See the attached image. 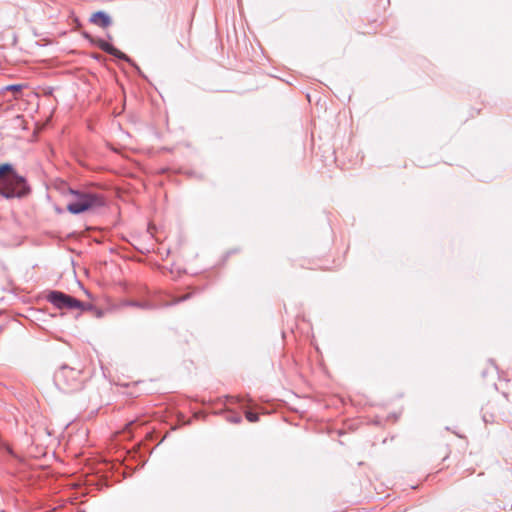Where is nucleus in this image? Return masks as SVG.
Listing matches in <instances>:
<instances>
[{
	"label": "nucleus",
	"mask_w": 512,
	"mask_h": 512,
	"mask_svg": "<svg viewBox=\"0 0 512 512\" xmlns=\"http://www.w3.org/2000/svg\"><path fill=\"white\" fill-rule=\"evenodd\" d=\"M31 192L27 178L20 175L11 163L0 164V195L4 199H23Z\"/></svg>",
	"instance_id": "1"
},
{
	"label": "nucleus",
	"mask_w": 512,
	"mask_h": 512,
	"mask_svg": "<svg viewBox=\"0 0 512 512\" xmlns=\"http://www.w3.org/2000/svg\"><path fill=\"white\" fill-rule=\"evenodd\" d=\"M67 190L72 199L67 203L66 209L71 214L79 215L105 204L104 197L96 192L71 187Z\"/></svg>",
	"instance_id": "2"
},
{
	"label": "nucleus",
	"mask_w": 512,
	"mask_h": 512,
	"mask_svg": "<svg viewBox=\"0 0 512 512\" xmlns=\"http://www.w3.org/2000/svg\"><path fill=\"white\" fill-rule=\"evenodd\" d=\"M53 381L55 386L64 393L80 391L84 385L82 371L66 364L55 371Z\"/></svg>",
	"instance_id": "3"
},
{
	"label": "nucleus",
	"mask_w": 512,
	"mask_h": 512,
	"mask_svg": "<svg viewBox=\"0 0 512 512\" xmlns=\"http://www.w3.org/2000/svg\"><path fill=\"white\" fill-rule=\"evenodd\" d=\"M92 45L97 46L99 49H101L102 51L111 55L112 57H114L115 59H117L119 61L127 62L130 66H132L135 69V71L141 77L146 78V76L141 71L140 67L127 54L120 51L118 48H116L111 43L105 41L102 38H95Z\"/></svg>",
	"instance_id": "4"
},
{
	"label": "nucleus",
	"mask_w": 512,
	"mask_h": 512,
	"mask_svg": "<svg viewBox=\"0 0 512 512\" xmlns=\"http://www.w3.org/2000/svg\"><path fill=\"white\" fill-rule=\"evenodd\" d=\"M47 300L58 309L73 310L81 305L80 300L59 290H51L47 294Z\"/></svg>",
	"instance_id": "5"
},
{
	"label": "nucleus",
	"mask_w": 512,
	"mask_h": 512,
	"mask_svg": "<svg viewBox=\"0 0 512 512\" xmlns=\"http://www.w3.org/2000/svg\"><path fill=\"white\" fill-rule=\"evenodd\" d=\"M226 403L229 404H238L240 408L244 411L246 419L251 423H256L259 421V414L252 411L251 409L254 407V402L251 398H243L240 396H226Z\"/></svg>",
	"instance_id": "6"
},
{
	"label": "nucleus",
	"mask_w": 512,
	"mask_h": 512,
	"mask_svg": "<svg viewBox=\"0 0 512 512\" xmlns=\"http://www.w3.org/2000/svg\"><path fill=\"white\" fill-rule=\"evenodd\" d=\"M148 453V449L145 447V450L142 449V444L137 445L133 449H126L124 451L125 461L135 462L136 467H132L131 465H126V468L131 470L132 473L135 469L143 467L147 461L146 455Z\"/></svg>",
	"instance_id": "7"
},
{
	"label": "nucleus",
	"mask_w": 512,
	"mask_h": 512,
	"mask_svg": "<svg viewBox=\"0 0 512 512\" xmlns=\"http://www.w3.org/2000/svg\"><path fill=\"white\" fill-rule=\"evenodd\" d=\"M124 305L136 307L144 310H152L161 307H168L169 304H162V296L158 295L154 299L147 300H127Z\"/></svg>",
	"instance_id": "8"
},
{
	"label": "nucleus",
	"mask_w": 512,
	"mask_h": 512,
	"mask_svg": "<svg viewBox=\"0 0 512 512\" xmlns=\"http://www.w3.org/2000/svg\"><path fill=\"white\" fill-rule=\"evenodd\" d=\"M90 22L101 28H107L112 24V19L106 12L97 11L91 15Z\"/></svg>",
	"instance_id": "9"
},
{
	"label": "nucleus",
	"mask_w": 512,
	"mask_h": 512,
	"mask_svg": "<svg viewBox=\"0 0 512 512\" xmlns=\"http://www.w3.org/2000/svg\"><path fill=\"white\" fill-rule=\"evenodd\" d=\"M144 424V421L141 420V419H135L133 421H130L125 429L121 432V440H126V439H130L133 437V430L138 428V427H141L142 425Z\"/></svg>",
	"instance_id": "10"
},
{
	"label": "nucleus",
	"mask_w": 512,
	"mask_h": 512,
	"mask_svg": "<svg viewBox=\"0 0 512 512\" xmlns=\"http://www.w3.org/2000/svg\"><path fill=\"white\" fill-rule=\"evenodd\" d=\"M80 304L79 306H77L75 309H78L80 311H90V312H93L95 314V316L97 318H100L103 316V311L96 308L93 304L91 303H87V302H83L80 300Z\"/></svg>",
	"instance_id": "11"
},
{
	"label": "nucleus",
	"mask_w": 512,
	"mask_h": 512,
	"mask_svg": "<svg viewBox=\"0 0 512 512\" xmlns=\"http://www.w3.org/2000/svg\"><path fill=\"white\" fill-rule=\"evenodd\" d=\"M224 413H225L226 421H228L232 424H239L242 422V416L238 412L228 409L226 407L224 410Z\"/></svg>",
	"instance_id": "12"
},
{
	"label": "nucleus",
	"mask_w": 512,
	"mask_h": 512,
	"mask_svg": "<svg viewBox=\"0 0 512 512\" xmlns=\"http://www.w3.org/2000/svg\"><path fill=\"white\" fill-rule=\"evenodd\" d=\"M191 297H192V293H188V294H184L179 297H173V299L170 302H167L162 298V304H169L168 306H172V305L184 302V301L190 299Z\"/></svg>",
	"instance_id": "13"
},
{
	"label": "nucleus",
	"mask_w": 512,
	"mask_h": 512,
	"mask_svg": "<svg viewBox=\"0 0 512 512\" xmlns=\"http://www.w3.org/2000/svg\"><path fill=\"white\" fill-rule=\"evenodd\" d=\"M23 86L20 85V84H11V85H8L6 86V90L8 91H12L15 95H17L18 93L21 92Z\"/></svg>",
	"instance_id": "14"
},
{
	"label": "nucleus",
	"mask_w": 512,
	"mask_h": 512,
	"mask_svg": "<svg viewBox=\"0 0 512 512\" xmlns=\"http://www.w3.org/2000/svg\"><path fill=\"white\" fill-rule=\"evenodd\" d=\"M83 37L85 39H87L91 44H93V41L95 40V37H93L90 33L88 32H83L82 33Z\"/></svg>",
	"instance_id": "15"
},
{
	"label": "nucleus",
	"mask_w": 512,
	"mask_h": 512,
	"mask_svg": "<svg viewBox=\"0 0 512 512\" xmlns=\"http://www.w3.org/2000/svg\"><path fill=\"white\" fill-rule=\"evenodd\" d=\"M56 210H57V212H58V213H61V212H62V210H61V209H59V208H57Z\"/></svg>",
	"instance_id": "16"
}]
</instances>
